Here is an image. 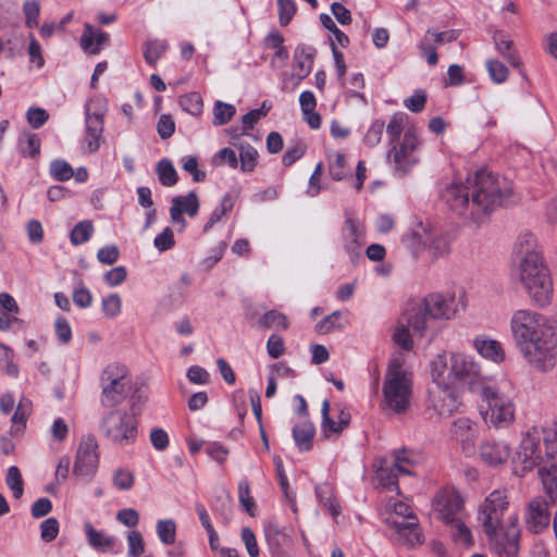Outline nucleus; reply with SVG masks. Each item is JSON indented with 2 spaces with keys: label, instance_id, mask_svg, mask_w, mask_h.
Here are the masks:
<instances>
[{
  "label": "nucleus",
  "instance_id": "obj_1",
  "mask_svg": "<svg viewBox=\"0 0 557 557\" xmlns=\"http://www.w3.org/2000/svg\"><path fill=\"white\" fill-rule=\"evenodd\" d=\"M512 195V186L505 177L486 170L476 171L466 183H453L442 194L451 211L479 225Z\"/></svg>",
  "mask_w": 557,
  "mask_h": 557
},
{
  "label": "nucleus",
  "instance_id": "obj_2",
  "mask_svg": "<svg viewBox=\"0 0 557 557\" xmlns=\"http://www.w3.org/2000/svg\"><path fill=\"white\" fill-rule=\"evenodd\" d=\"M515 347L524 361L540 372L550 371L557 363V326L531 309L515 310L509 320Z\"/></svg>",
  "mask_w": 557,
  "mask_h": 557
},
{
  "label": "nucleus",
  "instance_id": "obj_3",
  "mask_svg": "<svg viewBox=\"0 0 557 557\" xmlns=\"http://www.w3.org/2000/svg\"><path fill=\"white\" fill-rule=\"evenodd\" d=\"M457 313L453 295L430 294L409 306L404 314L405 322L396 327L394 342L405 350L412 348V336H424L435 332L437 321L450 320Z\"/></svg>",
  "mask_w": 557,
  "mask_h": 557
},
{
  "label": "nucleus",
  "instance_id": "obj_4",
  "mask_svg": "<svg viewBox=\"0 0 557 557\" xmlns=\"http://www.w3.org/2000/svg\"><path fill=\"white\" fill-rule=\"evenodd\" d=\"M383 408L394 413H405L411 403L412 377L405 368V357L394 356L387 366L383 382Z\"/></svg>",
  "mask_w": 557,
  "mask_h": 557
},
{
  "label": "nucleus",
  "instance_id": "obj_5",
  "mask_svg": "<svg viewBox=\"0 0 557 557\" xmlns=\"http://www.w3.org/2000/svg\"><path fill=\"white\" fill-rule=\"evenodd\" d=\"M517 276L531 300L539 307H546L553 299V280L543 257L520 261L515 264Z\"/></svg>",
  "mask_w": 557,
  "mask_h": 557
},
{
  "label": "nucleus",
  "instance_id": "obj_6",
  "mask_svg": "<svg viewBox=\"0 0 557 557\" xmlns=\"http://www.w3.org/2000/svg\"><path fill=\"white\" fill-rule=\"evenodd\" d=\"M481 416L486 425L505 429L512 424L516 417V405L512 397L496 386L482 388Z\"/></svg>",
  "mask_w": 557,
  "mask_h": 557
},
{
  "label": "nucleus",
  "instance_id": "obj_7",
  "mask_svg": "<svg viewBox=\"0 0 557 557\" xmlns=\"http://www.w3.org/2000/svg\"><path fill=\"white\" fill-rule=\"evenodd\" d=\"M140 412L135 398L132 399L131 412L114 409L103 416L101 432L115 445L127 446L137 437L138 421L136 414Z\"/></svg>",
  "mask_w": 557,
  "mask_h": 557
},
{
  "label": "nucleus",
  "instance_id": "obj_8",
  "mask_svg": "<svg viewBox=\"0 0 557 557\" xmlns=\"http://www.w3.org/2000/svg\"><path fill=\"white\" fill-rule=\"evenodd\" d=\"M408 247L413 251L425 250L432 261L445 258L450 252V240L447 235L438 233L420 223L405 238Z\"/></svg>",
  "mask_w": 557,
  "mask_h": 557
},
{
  "label": "nucleus",
  "instance_id": "obj_9",
  "mask_svg": "<svg viewBox=\"0 0 557 557\" xmlns=\"http://www.w3.org/2000/svg\"><path fill=\"white\" fill-rule=\"evenodd\" d=\"M545 460L546 451L543 454L542 432H540L539 428L533 426L524 434L512 457L513 472L519 476H523Z\"/></svg>",
  "mask_w": 557,
  "mask_h": 557
},
{
  "label": "nucleus",
  "instance_id": "obj_10",
  "mask_svg": "<svg viewBox=\"0 0 557 557\" xmlns=\"http://www.w3.org/2000/svg\"><path fill=\"white\" fill-rule=\"evenodd\" d=\"M127 368L119 362L109 363L101 372V404L104 407H114L121 404L129 391Z\"/></svg>",
  "mask_w": 557,
  "mask_h": 557
},
{
  "label": "nucleus",
  "instance_id": "obj_11",
  "mask_svg": "<svg viewBox=\"0 0 557 557\" xmlns=\"http://www.w3.org/2000/svg\"><path fill=\"white\" fill-rule=\"evenodd\" d=\"M490 545L502 557H516L519 550L520 530L517 525V517H512L506 524L493 527V530H484Z\"/></svg>",
  "mask_w": 557,
  "mask_h": 557
},
{
  "label": "nucleus",
  "instance_id": "obj_12",
  "mask_svg": "<svg viewBox=\"0 0 557 557\" xmlns=\"http://www.w3.org/2000/svg\"><path fill=\"white\" fill-rule=\"evenodd\" d=\"M107 110V101L103 99L94 100L86 106V135L83 149L89 153L100 148Z\"/></svg>",
  "mask_w": 557,
  "mask_h": 557
},
{
  "label": "nucleus",
  "instance_id": "obj_13",
  "mask_svg": "<svg viewBox=\"0 0 557 557\" xmlns=\"http://www.w3.org/2000/svg\"><path fill=\"white\" fill-rule=\"evenodd\" d=\"M509 500L506 490H495L490 493L479 509V521L483 530L505 524L503 517L508 509Z\"/></svg>",
  "mask_w": 557,
  "mask_h": 557
},
{
  "label": "nucleus",
  "instance_id": "obj_14",
  "mask_svg": "<svg viewBox=\"0 0 557 557\" xmlns=\"http://www.w3.org/2000/svg\"><path fill=\"white\" fill-rule=\"evenodd\" d=\"M417 147L418 138L410 131H407L400 140L392 144L387 157L397 172L406 174L418 162Z\"/></svg>",
  "mask_w": 557,
  "mask_h": 557
},
{
  "label": "nucleus",
  "instance_id": "obj_15",
  "mask_svg": "<svg viewBox=\"0 0 557 557\" xmlns=\"http://www.w3.org/2000/svg\"><path fill=\"white\" fill-rule=\"evenodd\" d=\"M98 462V443L95 437L88 436L78 446L74 474L89 481L97 471Z\"/></svg>",
  "mask_w": 557,
  "mask_h": 557
},
{
  "label": "nucleus",
  "instance_id": "obj_16",
  "mask_svg": "<svg viewBox=\"0 0 557 557\" xmlns=\"http://www.w3.org/2000/svg\"><path fill=\"white\" fill-rule=\"evenodd\" d=\"M463 500L455 488H443L432 502L433 511L446 523H453L462 510Z\"/></svg>",
  "mask_w": 557,
  "mask_h": 557
},
{
  "label": "nucleus",
  "instance_id": "obj_17",
  "mask_svg": "<svg viewBox=\"0 0 557 557\" xmlns=\"http://www.w3.org/2000/svg\"><path fill=\"white\" fill-rule=\"evenodd\" d=\"M553 504L548 498L540 496L532 498L528 503L524 512V523L529 532L540 534L549 527V506Z\"/></svg>",
  "mask_w": 557,
  "mask_h": 557
},
{
  "label": "nucleus",
  "instance_id": "obj_18",
  "mask_svg": "<svg viewBox=\"0 0 557 557\" xmlns=\"http://www.w3.org/2000/svg\"><path fill=\"white\" fill-rule=\"evenodd\" d=\"M431 376L437 387L456 388L458 380L453 372V362L446 352L438 354L430 363Z\"/></svg>",
  "mask_w": 557,
  "mask_h": 557
},
{
  "label": "nucleus",
  "instance_id": "obj_19",
  "mask_svg": "<svg viewBox=\"0 0 557 557\" xmlns=\"http://www.w3.org/2000/svg\"><path fill=\"white\" fill-rule=\"evenodd\" d=\"M384 520L395 531L398 542L408 546H414L423 542L424 536L417 518L409 521H399L393 517H385Z\"/></svg>",
  "mask_w": 557,
  "mask_h": 557
},
{
  "label": "nucleus",
  "instance_id": "obj_20",
  "mask_svg": "<svg viewBox=\"0 0 557 557\" xmlns=\"http://www.w3.org/2000/svg\"><path fill=\"white\" fill-rule=\"evenodd\" d=\"M453 362V372L458 384L470 383L481 375V366L472 356L453 352L449 355Z\"/></svg>",
  "mask_w": 557,
  "mask_h": 557
},
{
  "label": "nucleus",
  "instance_id": "obj_21",
  "mask_svg": "<svg viewBox=\"0 0 557 557\" xmlns=\"http://www.w3.org/2000/svg\"><path fill=\"white\" fill-rule=\"evenodd\" d=\"M431 405L438 416H450L460 406L457 388L436 386L431 392Z\"/></svg>",
  "mask_w": 557,
  "mask_h": 557
},
{
  "label": "nucleus",
  "instance_id": "obj_22",
  "mask_svg": "<svg viewBox=\"0 0 557 557\" xmlns=\"http://www.w3.org/2000/svg\"><path fill=\"white\" fill-rule=\"evenodd\" d=\"M199 210V199L195 191H190L185 196H176L172 199L170 215L173 223H177L182 228L185 227L186 221L183 214L195 216Z\"/></svg>",
  "mask_w": 557,
  "mask_h": 557
},
{
  "label": "nucleus",
  "instance_id": "obj_23",
  "mask_svg": "<svg viewBox=\"0 0 557 557\" xmlns=\"http://www.w3.org/2000/svg\"><path fill=\"white\" fill-rule=\"evenodd\" d=\"M539 475L550 503L557 499V451H548L546 460L539 466Z\"/></svg>",
  "mask_w": 557,
  "mask_h": 557
},
{
  "label": "nucleus",
  "instance_id": "obj_24",
  "mask_svg": "<svg viewBox=\"0 0 557 557\" xmlns=\"http://www.w3.org/2000/svg\"><path fill=\"white\" fill-rule=\"evenodd\" d=\"M345 249L351 257H359L364 244V226L354 216H346L344 228Z\"/></svg>",
  "mask_w": 557,
  "mask_h": 557
},
{
  "label": "nucleus",
  "instance_id": "obj_25",
  "mask_svg": "<svg viewBox=\"0 0 557 557\" xmlns=\"http://www.w3.org/2000/svg\"><path fill=\"white\" fill-rule=\"evenodd\" d=\"M450 433L453 437L460 443L465 453H473L475 438L478 436L475 423L468 418H459L454 421Z\"/></svg>",
  "mask_w": 557,
  "mask_h": 557
},
{
  "label": "nucleus",
  "instance_id": "obj_26",
  "mask_svg": "<svg viewBox=\"0 0 557 557\" xmlns=\"http://www.w3.org/2000/svg\"><path fill=\"white\" fill-rule=\"evenodd\" d=\"M473 347L479 355L495 363H502L506 358L502 344L498 341L487 338L484 335L474 337Z\"/></svg>",
  "mask_w": 557,
  "mask_h": 557
},
{
  "label": "nucleus",
  "instance_id": "obj_27",
  "mask_svg": "<svg viewBox=\"0 0 557 557\" xmlns=\"http://www.w3.org/2000/svg\"><path fill=\"white\" fill-rule=\"evenodd\" d=\"M314 49L307 46H298L294 52L293 76L298 82L306 78L312 70Z\"/></svg>",
  "mask_w": 557,
  "mask_h": 557
},
{
  "label": "nucleus",
  "instance_id": "obj_28",
  "mask_svg": "<svg viewBox=\"0 0 557 557\" xmlns=\"http://www.w3.org/2000/svg\"><path fill=\"white\" fill-rule=\"evenodd\" d=\"M510 454V447L505 442L486 441L480 447L481 458L490 466L504 463Z\"/></svg>",
  "mask_w": 557,
  "mask_h": 557
},
{
  "label": "nucleus",
  "instance_id": "obj_29",
  "mask_svg": "<svg viewBox=\"0 0 557 557\" xmlns=\"http://www.w3.org/2000/svg\"><path fill=\"white\" fill-rule=\"evenodd\" d=\"M515 264L529 260L531 257H542L535 236L530 232L521 233L515 244Z\"/></svg>",
  "mask_w": 557,
  "mask_h": 557
},
{
  "label": "nucleus",
  "instance_id": "obj_30",
  "mask_svg": "<svg viewBox=\"0 0 557 557\" xmlns=\"http://www.w3.org/2000/svg\"><path fill=\"white\" fill-rule=\"evenodd\" d=\"M87 542L90 547L100 553L110 552L115 545V539L103 531L96 530L90 522L84 525Z\"/></svg>",
  "mask_w": 557,
  "mask_h": 557
},
{
  "label": "nucleus",
  "instance_id": "obj_31",
  "mask_svg": "<svg viewBox=\"0 0 557 557\" xmlns=\"http://www.w3.org/2000/svg\"><path fill=\"white\" fill-rule=\"evenodd\" d=\"M108 39V34L94 28L90 24H86L81 39V46L86 52L96 54Z\"/></svg>",
  "mask_w": 557,
  "mask_h": 557
},
{
  "label": "nucleus",
  "instance_id": "obj_32",
  "mask_svg": "<svg viewBox=\"0 0 557 557\" xmlns=\"http://www.w3.org/2000/svg\"><path fill=\"white\" fill-rule=\"evenodd\" d=\"M299 104L305 121L313 129H318L321 126V115L315 112L317 99L310 90H306L299 96Z\"/></svg>",
  "mask_w": 557,
  "mask_h": 557
},
{
  "label": "nucleus",
  "instance_id": "obj_33",
  "mask_svg": "<svg viewBox=\"0 0 557 557\" xmlns=\"http://www.w3.org/2000/svg\"><path fill=\"white\" fill-rule=\"evenodd\" d=\"M384 513L386 517H393L399 521H409L417 518L407 503L393 497L384 504Z\"/></svg>",
  "mask_w": 557,
  "mask_h": 557
},
{
  "label": "nucleus",
  "instance_id": "obj_34",
  "mask_svg": "<svg viewBox=\"0 0 557 557\" xmlns=\"http://www.w3.org/2000/svg\"><path fill=\"white\" fill-rule=\"evenodd\" d=\"M314 426L311 422L305 421L293 429V437L301 450H309L314 437Z\"/></svg>",
  "mask_w": 557,
  "mask_h": 557
},
{
  "label": "nucleus",
  "instance_id": "obj_35",
  "mask_svg": "<svg viewBox=\"0 0 557 557\" xmlns=\"http://www.w3.org/2000/svg\"><path fill=\"white\" fill-rule=\"evenodd\" d=\"M494 42L503 55L504 59L508 61V63L513 67H521V61L517 53L512 50V41L507 38L503 33L498 32L494 35Z\"/></svg>",
  "mask_w": 557,
  "mask_h": 557
},
{
  "label": "nucleus",
  "instance_id": "obj_36",
  "mask_svg": "<svg viewBox=\"0 0 557 557\" xmlns=\"http://www.w3.org/2000/svg\"><path fill=\"white\" fill-rule=\"evenodd\" d=\"M317 496L321 504L330 510L332 516L336 518L341 513L339 505L334 497V491L331 484L324 482L317 486Z\"/></svg>",
  "mask_w": 557,
  "mask_h": 557
},
{
  "label": "nucleus",
  "instance_id": "obj_37",
  "mask_svg": "<svg viewBox=\"0 0 557 557\" xmlns=\"http://www.w3.org/2000/svg\"><path fill=\"white\" fill-rule=\"evenodd\" d=\"M239 150L240 169L243 172H251L257 165V150L243 140L233 144Z\"/></svg>",
  "mask_w": 557,
  "mask_h": 557
},
{
  "label": "nucleus",
  "instance_id": "obj_38",
  "mask_svg": "<svg viewBox=\"0 0 557 557\" xmlns=\"http://www.w3.org/2000/svg\"><path fill=\"white\" fill-rule=\"evenodd\" d=\"M18 147L24 157L36 158L40 153V139L36 134L23 132L18 138Z\"/></svg>",
  "mask_w": 557,
  "mask_h": 557
},
{
  "label": "nucleus",
  "instance_id": "obj_39",
  "mask_svg": "<svg viewBox=\"0 0 557 557\" xmlns=\"http://www.w3.org/2000/svg\"><path fill=\"white\" fill-rule=\"evenodd\" d=\"M329 173L335 181H342L348 175L349 169L344 153L334 152L329 157Z\"/></svg>",
  "mask_w": 557,
  "mask_h": 557
},
{
  "label": "nucleus",
  "instance_id": "obj_40",
  "mask_svg": "<svg viewBox=\"0 0 557 557\" xmlns=\"http://www.w3.org/2000/svg\"><path fill=\"white\" fill-rule=\"evenodd\" d=\"M398 474L400 473L397 472V470L394 468L392 463L381 466L376 470V479L379 481V484L388 490H392V487H395L397 490Z\"/></svg>",
  "mask_w": 557,
  "mask_h": 557
},
{
  "label": "nucleus",
  "instance_id": "obj_41",
  "mask_svg": "<svg viewBox=\"0 0 557 557\" xmlns=\"http://www.w3.org/2000/svg\"><path fill=\"white\" fill-rule=\"evenodd\" d=\"M168 44L161 40H150L144 46V58L149 65L154 66L161 55L166 51Z\"/></svg>",
  "mask_w": 557,
  "mask_h": 557
},
{
  "label": "nucleus",
  "instance_id": "obj_42",
  "mask_svg": "<svg viewBox=\"0 0 557 557\" xmlns=\"http://www.w3.org/2000/svg\"><path fill=\"white\" fill-rule=\"evenodd\" d=\"M400 474H412L411 467L413 466V456L406 449H398L394 453L393 461L391 462Z\"/></svg>",
  "mask_w": 557,
  "mask_h": 557
},
{
  "label": "nucleus",
  "instance_id": "obj_43",
  "mask_svg": "<svg viewBox=\"0 0 557 557\" xmlns=\"http://www.w3.org/2000/svg\"><path fill=\"white\" fill-rule=\"evenodd\" d=\"M157 534L159 540L165 544L171 545L176 540V524L172 519H163L157 522Z\"/></svg>",
  "mask_w": 557,
  "mask_h": 557
},
{
  "label": "nucleus",
  "instance_id": "obj_44",
  "mask_svg": "<svg viewBox=\"0 0 557 557\" xmlns=\"http://www.w3.org/2000/svg\"><path fill=\"white\" fill-rule=\"evenodd\" d=\"M157 173L163 186H174L177 183V173L169 160H161L157 165Z\"/></svg>",
  "mask_w": 557,
  "mask_h": 557
},
{
  "label": "nucleus",
  "instance_id": "obj_45",
  "mask_svg": "<svg viewBox=\"0 0 557 557\" xmlns=\"http://www.w3.org/2000/svg\"><path fill=\"white\" fill-rule=\"evenodd\" d=\"M236 109L233 104L215 101L213 107V124L224 125L235 115Z\"/></svg>",
  "mask_w": 557,
  "mask_h": 557
},
{
  "label": "nucleus",
  "instance_id": "obj_46",
  "mask_svg": "<svg viewBox=\"0 0 557 557\" xmlns=\"http://www.w3.org/2000/svg\"><path fill=\"white\" fill-rule=\"evenodd\" d=\"M94 232L92 223L88 220H84L77 223L71 232L70 239L75 246L87 242Z\"/></svg>",
  "mask_w": 557,
  "mask_h": 557
},
{
  "label": "nucleus",
  "instance_id": "obj_47",
  "mask_svg": "<svg viewBox=\"0 0 557 557\" xmlns=\"http://www.w3.org/2000/svg\"><path fill=\"white\" fill-rule=\"evenodd\" d=\"M322 431L325 437L337 436L342 433L343 429L339 426L337 421L330 417V403L324 400L322 404Z\"/></svg>",
  "mask_w": 557,
  "mask_h": 557
},
{
  "label": "nucleus",
  "instance_id": "obj_48",
  "mask_svg": "<svg viewBox=\"0 0 557 557\" xmlns=\"http://www.w3.org/2000/svg\"><path fill=\"white\" fill-rule=\"evenodd\" d=\"M122 310V299L117 294H110L102 298L101 311L108 319L116 318Z\"/></svg>",
  "mask_w": 557,
  "mask_h": 557
},
{
  "label": "nucleus",
  "instance_id": "obj_49",
  "mask_svg": "<svg viewBox=\"0 0 557 557\" xmlns=\"http://www.w3.org/2000/svg\"><path fill=\"white\" fill-rule=\"evenodd\" d=\"M259 325L264 329L276 326L286 330L288 322L285 314L276 310H270L260 318Z\"/></svg>",
  "mask_w": 557,
  "mask_h": 557
},
{
  "label": "nucleus",
  "instance_id": "obj_50",
  "mask_svg": "<svg viewBox=\"0 0 557 557\" xmlns=\"http://www.w3.org/2000/svg\"><path fill=\"white\" fill-rule=\"evenodd\" d=\"M5 482L12 491L13 496L17 499L21 498L24 492L23 479L20 469L16 466H11L8 469Z\"/></svg>",
  "mask_w": 557,
  "mask_h": 557
},
{
  "label": "nucleus",
  "instance_id": "obj_51",
  "mask_svg": "<svg viewBox=\"0 0 557 557\" xmlns=\"http://www.w3.org/2000/svg\"><path fill=\"white\" fill-rule=\"evenodd\" d=\"M342 318V311H334L315 325L317 332L320 334H329L334 330L342 329L344 326V324L341 322Z\"/></svg>",
  "mask_w": 557,
  "mask_h": 557
},
{
  "label": "nucleus",
  "instance_id": "obj_52",
  "mask_svg": "<svg viewBox=\"0 0 557 557\" xmlns=\"http://www.w3.org/2000/svg\"><path fill=\"white\" fill-rule=\"evenodd\" d=\"M126 540L128 557H139L145 553V541L140 532L136 530L127 532Z\"/></svg>",
  "mask_w": 557,
  "mask_h": 557
},
{
  "label": "nucleus",
  "instance_id": "obj_53",
  "mask_svg": "<svg viewBox=\"0 0 557 557\" xmlns=\"http://www.w3.org/2000/svg\"><path fill=\"white\" fill-rule=\"evenodd\" d=\"M182 109L193 115H198L202 111V99L199 94L190 92L180 98Z\"/></svg>",
  "mask_w": 557,
  "mask_h": 557
},
{
  "label": "nucleus",
  "instance_id": "obj_54",
  "mask_svg": "<svg viewBox=\"0 0 557 557\" xmlns=\"http://www.w3.org/2000/svg\"><path fill=\"white\" fill-rule=\"evenodd\" d=\"M491 79L496 84L505 83L508 78V69L499 61L490 59L485 63Z\"/></svg>",
  "mask_w": 557,
  "mask_h": 557
},
{
  "label": "nucleus",
  "instance_id": "obj_55",
  "mask_svg": "<svg viewBox=\"0 0 557 557\" xmlns=\"http://www.w3.org/2000/svg\"><path fill=\"white\" fill-rule=\"evenodd\" d=\"M50 173L54 180L65 182L73 177V168L63 160H54L50 164Z\"/></svg>",
  "mask_w": 557,
  "mask_h": 557
},
{
  "label": "nucleus",
  "instance_id": "obj_56",
  "mask_svg": "<svg viewBox=\"0 0 557 557\" xmlns=\"http://www.w3.org/2000/svg\"><path fill=\"white\" fill-rule=\"evenodd\" d=\"M238 498L240 505L249 516H255V500L250 495L249 483L247 480H242L238 484Z\"/></svg>",
  "mask_w": 557,
  "mask_h": 557
},
{
  "label": "nucleus",
  "instance_id": "obj_57",
  "mask_svg": "<svg viewBox=\"0 0 557 557\" xmlns=\"http://www.w3.org/2000/svg\"><path fill=\"white\" fill-rule=\"evenodd\" d=\"M23 13L25 15V24L29 28L38 26L40 5L37 1H26L23 4Z\"/></svg>",
  "mask_w": 557,
  "mask_h": 557
},
{
  "label": "nucleus",
  "instance_id": "obj_58",
  "mask_svg": "<svg viewBox=\"0 0 557 557\" xmlns=\"http://www.w3.org/2000/svg\"><path fill=\"white\" fill-rule=\"evenodd\" d=\"M405 121L406 116L404 114H395L389 121L386 131L391 137V145L400 140L399 137L404 129Z\"/></svg>",
  "mask_w": 557,
  "mask_h": 557
},
{
  "label": "nucleus",
  "instance_id": "obj_59",
  "mask_svg": "<svg viewBox=\"0 0 557 557\" xmlns=\"http://www.w3.org/2000/svg\"><path fill=\"white\" fill-rule=\"evenodd\" d=\"M59 533V522L55 518H48L40 524V536L45 542L53 541Z\"/></svg>",
  "mask_w": 557,
  "mask_h": 557
},
{
  "label": "nucleus",
  "instance_id": "obj_60",
  "mask_svg": "<svg viewBox=\"0 0 557 557\" xmlns=\"http://www.w3.org/2000/svg\"><path fill=\"white\" fill-rule=\"evenodd\" d=\"M242 540L245 544L248 555L250 557H259L260 552H259L257 539L250 528H248V527L243 528Z\"/></svg>",
  "mask_w": 557,
  "mask_h": 557
},
{
  "label": "nucleus",
  "instance_id": "obj_61",
  "mask_svg": "<svg viewBox=\"0 0 557 557\" xmlns=\"http://www.w3.org/2000/svg\"><path fill=\"white\" fill-rule=\"evenodd\" d=\"M54 331L61 344H67L72 339V329L69 321L60 317L54 322Z\"/></svg>",
  "mask_w": 557,
  "mask_h": 557
},
{
  "label": "nucleus",
  "instance_id": "obj_62",
  "mask_svg": "<svg viewBox=\"0 0 557 557\" xmlns=\"http://www.w3.org/2000/svg\"><path fill=\"white\" fill-rule=\"evenodd\" d=\"M158 135L162 139L170 138L175 132V122L169 114H162L157 124Z\"/></svg>",
  "mask_w": 557,
  "mask_h": 557
},
{
  "label": "nucleus",
  "instance_id": "obj_63",
  "mask_svg": "<svg viewBox=\"0 0 557 557\" xmlns=\"http://www.w3.org/2000/svg\"><path fill=\"white\" fill-rule=\"evenodd\" d=\"M212 163L216 166L227 163L231 168L236 169L238 165V160L234 150L230 148H223L214 156Z\"/></svg>",
  "mask_w": 557,
  "mask_h": 557
},
{
  "label": "nucleus",
  "instance_id": "obj_64",
  "mask_svg": "<svg viewBox=\"0 0 557 557\" xmlns=\"http://www.w3.org/2000/svg\"><path fill=\"white\" fill-rule=\"evenodd\" d=\"M174 244V234L170 227H165L153 240V245L159 251H166L171 249Z\"/></svg>",
  "mask_w": 557,
  "mask_h": 557
}]
</instances>
